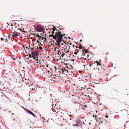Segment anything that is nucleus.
<instances>
[{
  "mask_svg": "<svg viewBox=\"0 0 129 129\" xmlns=\"http://www.w3.org/2000/svg\"><path fill=\"white\" fill-rule=\"evenodd\" d=\"M105 117H106L108 118V116H107V115H106V116H105Z\"/></svg>",
  "mask_w": 129,
  "mask_h": 129,
  "instance_id": "30",
  "label": "nucleus"
},
{
  "mask_svg": "<svg viewBox=\"0 0 129 129\" xmlns=\"http://www.w3.org/2000/svg\"><path fill=\"white\" fill-rule=\"evenodd\" d=\"M82 41V40H80V42H81Z\"/></svg>",
  "mask_w": 129,
  "mask_h": 129,
  "instance_id": "33",
  "label": "nucleus"
},
{
  "mask_svg": "<svg viewBox=\"0 0 129 129\" xmlns=\"http://www.w3.org/2000/svg\"><path fill=\"white\" fill-rule=\"evenodd\" d=\"M3 26H2V28H3Z\"/></svg>",
  "mask_w": 129,
  "mask_h": 129,
  "instance_id": "60",
  "label": "nucleus"
},
{
  "mask_svg": "<svg viewBox=\"0 0 129 129\" xmlns=\"http://www.w3.org/2000/svg\"><path fill=\"white\" fill-rule=\"evenodd\" d=\"M95 116V117H97V116Z\"/></svg>",
  "mask_w": 129,
  "mask_h": 129,
  "instance_id": "62",
  "label": "nucleus"
},
{
  "mask_svg": "<svg viewBox=\"0 0 129 129\" xmlns=\"http://www.w3.org/2000/svg\"><path fill=\"white\" fill-rule=\"evenodd\" d=\"M94 118L95 119V120H96V117H95Z\"/></svg>",
  "mask_w": 129,
  "mask_h": 129,
  "instance_id": "38",
  "label": "nucleus"
},
{
  "mask_svg": "<svg viewBox=\"0 0 129 129\" xmlns=\"http://www.w3.org/2000/svg\"><path fill=\"white\" fill-rule=\"evenodd\" d=\"M60 30H61V28H60Z\"/></svg>",
  "mask_w": 129,
  "mask_h": 129,
  "instance_id": "57",
  "label": "nucleus"
},
{
  "mask_svg": "<svg viewBox=\"0 0 129 129\" xmlns=\"http://www.w3.org/2000/svg\"><path fill=\"white\" fill-rule=\"evenodd\" d=\"M94 117V115H93V117Z\"/></svg>",
  "mask_w": 129,
  "mask_h": 129,
  "instance_id": "54",
  "label": "nucleus"
},
{
  "mask_svg": "<svg viewBox=\"0 0 129 129\" xmlns=\"http://www.w3.org/2000/svg\"><path fill=\"white\" fill-rule=\"evenodd\" d=\"M71 115H69V116H70V117H71Z\"/></svg>",
  "mask_w": 129,
  "mask_h": 129,
  "instance_id": "41",
  "label": "nucleus"
},
{
  "mask_svg": "<svg viewBox=\"0 0 129 129\" xmlns=\"http://www.w3.org/2000/svg\"><path fill=\"white\" fill-rule=\"evenodd\" d=\"M3 26H2V28H3Z\"/></svg>",
  "mask_w": 129,
  "mask_h": 129,
  "instance_id": "59",
  "label": "nucleus"
},
{
  "mask_svg": "<svg viewBox=\"0 0 129 129\" xmlns=\"http://www.w3.org/2000/svg\"><path fill=\"white\" fill-rule=\"evenodd\" d=\"M77 59H78V60H79V58L78 57V56H77Z\"/></svg>",
  "mask_w": 129,
  "mask_h": 129,
  "instance_id": "31",
  "label": "nucleus"
},
{
  "mask_svg": "<svg viewBox=\"0 0 129 129\" xmlns=\"http://www.w3.org/2000/svg\"><path fill=\"white\" fill-rule=\"evenodd\" d=\"M17 104H19V103H17Z\"/></svg>",
  "mask_w": 129,
  "mask_h": 129,
  "instance_id": "53",
  "label": "nucleus"
},
{
  "mask_svg": "<svg viewBox=\"0 0 129 129\" xmlns=\"http://www.w3.org/2000/svg\"><path fill=\"white\" fill-rule=\"evenodd\" d=\"M65 71H67V72H68L69 71L68 70H67V69H65Z\"/></svg>",
  "mask_w": 129,
  "mask_h": 129,
  "instance_id": "29",
  "label": "nucleus"
},
{
  "mask_svg": "<svg viewBox=\"0 0 129 129\" xmlns=\"http://www.w3.org/2000/svg\"><path fill=\"white\" fill-rule=\"evenodd\" d=\"M82 46L81 45H80V47H79V48L80 49H82Z\"/></svg>",
  "mask_w": 129,
  "mask_h": 129,
  "instance_id": "14",
  "label": "nucleus"
},
{
  "mask_svg": "<svg viewBox=\"0 0 129 129\" xmlns=\"http://www.w3.org/2000/svg\"><path fill=\"white\" fill-rule=\"evenodd\" d=\"M78 99H79V97H78Z\"/></svg>",
  "mask_w": 129,
  "mask_h": 129,
  "instance_id": "56",
  "label": "nucleus"
},
{
  "mask_svg": "<svg viewBox=\"0 0 129 129\" xmlns=\"http://www.w3.org/2000/svg\"><path fill=\"white\" fill-rule=\"evenodd\" d=\"M84 59V60H86V58H85Z\"/></svg>",
  "mask_w": 129,
  "mask_h": 129,
  "instance_id": "40",
  "label": "nucleus"
},
{
  "mask_svg": "<svg viewBox=\"0 0 129 129\" xmlns=\"http://www.w3.org/2000/svg\"><path fill=\"white\" fill-rule=\"evenodd\" d=\"M20 31H21V29H20Z\"/></svg>",
  "mask_w": 129,
  "mask_h": 129,
  "instance_id": "44",
  "label": "nucleus"
},
{
  "mask_svg": "<svg viewBox=\"0 0 129 129\" xmlns=\"http://www.w3.org/2000/svg\"><path fill=\"white\" fill-rule=\"evenodd\" d=\"M99 61H100V62L101 61V60L99 59Z\"/></svg>",
  "mask_w": 129,
  "mask_h": 129,
  "instance_id": "46",
  "label": "nucleus"
},
{
  "mask_svg": "<svg viewBox=\"0 0 129 129\" xmlns=\"http://www.w3.org/2000/svg\"><path fill=\"white\" fill-rule=\"evenodd\" d=\"M27 111L29 114H31L34 117H35V115L32 112L28 109H27Z\"/></svg>",
  "mask_w": 129,
  "mask_h": 129,
  "instance_id": "5",
  "label": "nucleus"
},
{
  "mask_svg": "<svg viewBox=\"0 0 129 129\" xmlns=\"http://www.w3.org/2000/svg\"><path fill=\"white\" fill-rule=\"evenodd\" d=\"M65 38L67 39L68 38L67 37Z\"/></svg>",
  "mask_w": 129,
  "mask_h": 129,
  "instance_id": "47",
  "label": "nucleus"
},
{
  "mask_svg": "<svg viewBox=\"0 0 129 129\" xmlns=\"http://www.w3.org/2000/svg\"><path fill=\"white\" fill-rule=\"evenodd\" d=\"M75 125L77 126H78V125L77 124H75Z\"/></svg>",
  "mask_w": 129,
  "mask_h": 129,
  "instance_id": "32",
  "label": "nucleus"
},
{
  "mask_svg": "<svg viewBox=\"0 0 129 129\" xmlns=\"http://www.w3.org/2000/svg\"><path fill=\"white\" fill-rule=\"evenodd\" d=\"M61 70H62V72L63 73V72H64V69H61Z\"/></svg>",
  "mask_w": 129,
  "mask_h": 129,
  "instance_id": "24",
  "label": "nucleus"
},
{
  "mask_svg": "<svg viewBox=\"0 0 129 129\" xmlns=\"http://www.w3.org/2000/svg\"><path fill=\"white\" fill-rule=\"evenodd\" d=\"M95 62H96L97 63V66H101V64L100 63H98V61H97L96 62L95 61L94 63Z\"/></svg>",
  "mask_w": 129,
  "mask_h": 129,
  "instance_id": "9",
  "label": "nucleus"
},
{
  "mask_svg": "<svg viewBox=\"0 0 129 129\" xmlns=\"http://www.w3.org/2000/svg\"><path fill=\"white\" fill-rule=\"evenodd\" d=\"M7 42V40L6 41V42Z\"/></svg>",
  "mask_w": 129,
  "mask_h": 129,
  "instance_id": "63",
  "label": "nucleus"
},
{
  "mask_svg": "<svg viewBox=\"0 0 129 129\" xmlns=\"http://www.w3.org/2000/svg\"><path fill=\"white\" fill-rule=\"evenodd\" d=\"M62 49H64V50H65L64 48L63 47H62Z\"/></svg>",
  "mask_w": 129,
  "mask_h": 129,
  "instance_id": "35",
  "label": "nucleus"
},
{
  "mask_svg": "<svg viewBox=\"0 0 129 129\" xmlns=\"http://www.w3.org/2000/svg\"><path fill=\"white\" fill-rule=\"evenodd\" d=\"M85 53H87V51H88V50H87V49H86L85 50Z\"/></svg>",
  "mask_w": 129,
  "mask_h": 129,
  "instance_id": "18",
  "label": "nucleus"
},
{
  "mask_svg": "<svg viewBox=\"0 0 129 129\" xmlns=\"http://www.w3.org/2000/svg\"><path fill=\"white\" fill-rule=\"evenodd\" d=\"M55 36L53 37V39L55 40L56 42H61L63 40V35L60 32L58 33L56 32Z\"/></svg>",
  "mask_w": 129,
  "mask_h": 129,
  "instance_id": "1",
  "label": "nucleus"
},
{
  "mask_svg": "<svg viewBox=\"0 0 129 129\" xmlns=\"http://www.w3.org/2000/svg\"><path fill=\"white\" fill-rule=\"evenodd\" d=\"M1 39L2 40H3V41L4 40L3 38H1Z\"/></svg>",
  "mask_w": 129,
  "mask_h": 129,
  "instance_id": "25",
  "label": "nucleus"
},
{
  "mask_svg": "<svg viewBox=\"0 0 129 129\" xmlns=\"http://www.w3.org/2000/svg\"><path fill=\"white\" fill-rule=\"evenodd\" d=\"M58 42V43H57V45L58 46H59L60 45V43H59L60 42Z\"/></svg>",
  "mask_w": 129,
  "mask_h": 129,
  "instance_id": "19",
  "label": "nucleus"
},
{
  "mask_svg": "<svg viewBox=\"0 0 129 129\" xmlns=\"http://www.w3.org/2000/svg\"><path fill=\"white\" fill-rule=\"evenodd\" d=\"M7 24H8V25H9V24H8V23H7Z\"/></svg>",
  "mask_w": 129,
  "mask_h": 129,
  "instance_id": "45",
  "label": "nucleus"
},
{
  "mask_svg": "<svg viewBox=\"0 0 129 129\" xmlns=\"http://www.w3.org/2000/svg\"><path fill=\"white\" fill-rule=\"evenodd\" d=\"M49 37H53L52 35H49Z\"/></svg>",
  "mask_w": 129,
  "mask_h": 129,
  "instance_id": "22",
  "label": "nucleus"
},
{
  "mask_svg": "<svg viewBox=\"0 0 129 129\" xmlns=\"http://www.w3.org/2000/svg\"><path fill=\"white\" fill-rule=\"evenodd\" d=\"M76 102H75V104H76Z\"/></svg>",
  "mask_w": 129,
  "mask_h": 129,
  "instance_id": "50",
  "label": "nucleus"
},
{
  "mask_svg": "<svg viewBox=\"0 0 129 129\" xmlns=\"http://www.w3.org/2000/svg\"><path fill=\"white\" fill-rule=\"evenodd\" d=\"M3 26H2V28H3Z\"/></svg>",
  "mask_w": 129,
  "mask_h": 129,
  "instance_id": "58",
  "label": "nucleus"
},
{
  "mask_svg": "<svg viewBox=\"0 0 129 129\" xmlns=\"http://www.w3.org/2000/svg\"><path fill=\"white\" fill-rule=\"evenodd\" d=\"M82 56H84V55H82Z\"/></svg>",
  "mask_w": 129,
  "mask_h": 129,
  "instance_id": "51",
  "label": "nucleus"
},
{
  "mask_svg": "<svg viewBox=\"0 0 129 129\" xmlns=\"http://www.w3.org/2000/svg\"><path fill=\"white\" fill-rule=\"evenodd\" d=\"M56 76V75H53V76H54V77L55 78V77H55V76Z\"/></svg>",
  "mask_w": 129,
  "mask_h": 129,
  "instance_id": "37",
  "label": "nucleus"
},
{
  "mask_svg": "<svg viewBox=\"0 0 129 129\" xmlns=\"http://www.w3.org/2000/svg\"><path fill=\"white\" fill-rule=\"evenodd\" d=\"M36 47H37V49L38 50H39V49L40 50H41L42 49V47H38V46H36Z\"/></svg>",
  "mask_w": 129,
  "mask_h": 129,
  "instance_id": "7",
  "label": "nucleus"
},
{
  "mask_svg": "<svg viewBox=\"0 0 129 129\" xmlns=\"http://www.w3.org/2000/svg\"><path fill=\"white\" fill-rule=\"evenodd\" d=\"M56 47H55V48H54V51H56Z\"/></svg>",
  "mask_w": 129,
  "mask_h": 129,
  "instance_id": "20",
  "label": "nucleus"
},
{
  "mask_svg": "<svg viewBox=\"0 0 129 129\" xmlns=\"http://www.w3.org/2000/svg\"><path fill=\"white\" fill-rule=\"evenodd\" d=\"M89 55H87V57H89Z\"/></svg>",
  "mask_w": 129,
  "mask_h": 129,
  "instance_id": "34",
  "label": "nucleus"
},
{
  "mask_svg": "<svg viewBox=\"0 0 129 129\" xmlns=\"http://www.w3.org/2000/svg\"><path fill=\"white\" fill-rule=\"evenodd\" d=\"M96 113H97V112H98L97 111H96Z\"/></svg>",
  "mask_w": 129,
  "mask_h": 129,
  "instance_id": "48",
  "label": "nucleus"
},
{
  "mask_svg": "<svg viewBox=\"0 0 129 129\" xmlns=\"http://www.w3.org/2000/svg\"><path fill=\"white\" fill-rule=\"evenodd\" d=\"M48 65L47 64V66H46V67H48Z\"/></svg>",
  "mask_w": 129,
  "mask_h": 129,
  "instance_id": "42",
  "label": "nucleus"
},
{
  "mask_svg": "<svg viewBox=\"0 0 129 129\" xmlns=\"http://www.w3.org/2000/svg\"><path fill=\"white\" fill-rule=\"evenodd\" d=\"M36 37H38L39 38H41V36H40L39 35H37V36H36Z\"/></svg>",
  "mask_w": 129,
  "mask_h": 129,
  "instance_id": "13",
  "label": "nucleus"
},
{
  "mask_svg": "<svg viewBox=\"0 0 129 129\" xmlns=\"http://www.w3.org/2000/svg\"><path fill=\"white\" fill-rule=\"evenodd\" d=\"M37 42L38 43H40V42H39V41H38V40H37Z\"/></svg>",
  "mask_w": 129,
  "mask_h": 129,
  "instance_id": "27",
  "label": "nucleus"
},
{
  "mask_svg": "<svg viewBox=\"0 0 129 129\" xmlns=\"http://www.w3.org/2000/svg\"><path fill=\"white\" fill-rule=\"evenodd\" d=\"M81 109H83V110H85V109L84 108H83V107H82V108H81Z\"/></svg>",
  "mask_w": 129,
  "mask_h": 129,
  "instance_id": "23",
  "label": "nucleus"
},
{
  "mask_svg": "<svg viewBox=\"0 0 129 129\" xmlns=\"http://www.w3.org/2000/svg\"><path fill=\"white\" fill-rule=\"evenodd\" d=\"M54 30H52L51 32V33H52V35H53V36H55L53 35L54 33Z\"/></svg>",
  "mask_w": 129,
  "mask_h": 129,
  "instance_id": "12",
  "label": "nucleus"
},
{
  "mask_svg": "<svg viewBox=\"0 0 129 129\" xmlns=\"http://www.w3.org/2000/svg\"><path fill=\"white\" fill-rule=\"evenodd\" d=\"M69 69V68L68 67H65L64 68V69Z\"/></svg>",
  "mask_w": 129,
  "mask_h": 129,
  "instance_id": "16",
  "label": "nucleus"
},
{
  "mask_svg": "<svg viewBox=\"0 0 129 129\" xmlns=\"http://www.w3.org/2000/svg\"><path fill=\"white\" fill-rule=\"evenodd\" d=\"M78 53V52H75L74 53V54H75L76 55H77V54Z\"/></svg>",
  "mask_w": 129,
  "mask_h": 129,
  "instance_id": "26",
  "label": "nucleus"
},
{
  "mask_svg": "<svg viewBox=\"0 0 129 129\" xmlns=\"http://www.w3.org/2000/svg\"><path fill=\"white\" fill-rule=\"evenodd\" d=\"M69 39H70V37H69Z\"/></svg>",
  "mask_w": 129,
  "mask_h": 129,
  "instance_id": "52",
  "label": "nucleus"
},
{
  "mask_svg": "<svg viewBox=\"0 0 129 129\" xmlns=\"http://www.w3.org/2000/svg\"><path fill=\"white\" fill-rule=\"evenodd\" d=\"M56 29V28L55 27H53V30L55 31V30Z\"/></svg>",
  "mask_w": 129,
  "mask_h": 129,
  "instance_id": "17",
  "label": "nucleus"
},
{
  "mask_svg": "<svg viewBox=\"0 0 129 129\" xmlns=\"http://www.w3.org/2000/svg\"><path fill=\"white\" fill-rule=\"evenodd\" d=\"M11 36H12V38H13L15 36H14V34L12 35V34H10L8 35V38L9 39H10V38Z\"/></svg>",
  "mask_w": 129,
  "mask_h": 129,
  "instance_id": "6",
  "label": "nucleus"
},
{
  "mask_svg": "<svg viewBox=\"0 0 129 129\" xmlns=\"http://www.w3.org/2000/svg\"><path fill=\"white\" fill-rule=\"evenodd\" d=\"M70 120H71V118H70Z\"/></svg>",
  "mask_w": 129,
  "mask_h": 129,
  "instance_id": "61",
  "label": "nucleus"
},
{
  "mask_svg": "<svg viewBox=\"0 0 129 129\" xmlns=\"http://www.w3.org/2000/svg\"><path fill=\"white\" fill-rule=\"evenodd\" d=\"M35 28L36 30L39 32H42L44 30L43 27L39 26V25L36 26L35 27Z\"/></svg>",
  "mask_w": 129,
  "mask_h": 129,
  "instance_id": "3",
  "label": "nucleus"
},
{
  "mask_svg": "<svg viewBox=\"0 0 129 129\" xmlns=\"http://www.w3.org/2000/svg\"><path fill=\"white\" fill-rule=\"evenodd\" d=\"M85 53H85H85L84 52V55H85Z\"/></svg>",
  "mask_w": 129,
  "mask_h": 129,
  "instance_id": "43",
  "label": "nucleus"
},
{
  "mask_svg": "<svg viewBox=\"0 0 129 129\" xmlns=\"http://www.w3.org/2000/svg\"><path fill=\"white\" fill-rule=\"evenodd\" d=\"M89 124L90 125L91 124V123L90 122H89Z\"/></svg>",
  "mask_w": 129,
  "mask_h": 129,
  "instance_id": "39",
  "label": "nucleus"
},
{
  "mask_svg": "<svg viewBox=\"0 0 129 129\" xmlns=\"http://www.w3.org/2000/svg\"><path fill=\"white\" fill-rule=\"evenodd\" d=\"M39 53L37 51H33L31 53V54H29L28 57L33 58L34 60L35 61H38Z\"/></svg>",
  "mask_w": 129,
  "mask_h": 129,
  "instance_id": "2",
  "label": "nucleus"
},
{
  "mask_svg": "<svg viewBox=\"0 0 129 129\" xmlns=\"http://www.w3.org/2000/svg\"><path fill=\"white\" fill-rule=\"evenodd\" d=\"M10 38L11 39V40H13L14 39L13 38H12V36H11H11L10 37Z\"/></svg>",
  "mask_w": 129,
  "mask_h": 129,
  "instance_id": "15",
  "label": "nucleus"
},
{
  "mask_svg": "<svg viewBox=\"0 0 129 129\" xmlns=\"http://www.w3.org/2000/svg\"><path fill=\"white\" fill-rule=\"evenodd\" d=\"M83 106H84L85 108L87 107V106L86 105H83Z\"/></svg>",
  "mask_w": 129,
  "mask_h": 129,
  "instance_id": "21",
  "label": "nucleus"
},
{
  "mask_svg": "<svg viewBox=\"0 0 129 129\" xmlns=\"http://www.w3.org/2000/svg\"><path fill=\"white\" fill-rule=\"evenodd\" d=\"M23 82V80L22 81L21 80H19V81H16V82L17 83L19 82L18 83V86H19V87H20L21 86H22V82Z\"/></svg>",
  "mask_w": 129,
  "mask_h": 129,
  "instance_id": "4",
  "label": "nucleus"
},
{
  "mask_svg": "<svg viewBox=\"0 0 129 129\" xmlns=\"http://www.w3.org/2000/svg\"><path fill=\"white\" fill-rule=\"evenodd\" d=\"M93 63H92V64H93ZM92 64H90L89 65V66L90 67H91V65H92Z\"/></svg>",
  "mask_w": 129,
  "mask_h": 129,
  "instance_id": "28",
  "label": "nucleus"
},
{
  "mask_svg": "<svg viewBox=\"0 0 129 129\" xmlns=\"http://www.w3.org/2000/svg\"><path fill=\"white\" fill-rule=\"evenodd\" d=\"M13 33L14 34V36H18V34L17 33Z\"/></svg>",
  "mask_w": 129,
  "mask_h": 129,
  "instance_id": "10",
  "label": "nucleus"
},
{
  "mask_svg": "<svg viewBox=\"0 0 129 129\" xmlns=\"http://www.w3.org/2000/svg\"><path fill=\"white\" fill-rule=\"evenodd\" d=\"M60 44H61V45H63V43H61Z\"/></svg>",
  "mask_w": 129,
  "mask_h": 129,
  "instance_id": "36",
  "label": "nucleus"
},
{
  "mask_svg": "<svg viewBox=\"0 0 129 129\" xmlns=\"http://www.w3.org/2000/svg\"><path fill=\"white\" fill-rule=\"evenodd\" d=\"M28 50L29 51H31L33 50V48H28Z\"/></svg>",
  "mask_w": 129,
  "mask_h": 129,
  "instance_id": "11",
  "label": "nucleus"
},
{
  "mask_svg": "<svg viewBox=\"0 0 129 129\" xmlns=\"http://www.w3.org/2000/svg\"><path fill=\"white\" fill-rule=\"evenodd\" d=\"M78 99H79V97H78Z\"/></svg>",
  "mask_w": 129,
  "mask_h": 129,
  "instance_id": "55",
  "label": "nucleus"
},
{
  "mask_svg": "<svg viewBox=\"0 0 129 129\" xmlns=\"http://www.w3.org/2000/svg\"><path fill=\"white\" fill-rule=\"evenodd\" d=\"M80 121V119L79 118H78L76 120V123H79Z\"/></svg>",
  "mask_w": 129,
  "mask_h": 129,
  "instance_id": "8",
  "label": "nucleus"
},
{
  "mask_svg": "<svg viewBox=\"0 0 129 129\" xmlns=\"http://www.w3.org/2000/svg\"><path fill=\"white\" fill-rule=\"evenodd\" d=\"M26 48L27 49V48H28V47H26Z\"/></svg>",
  "mask_w": 129,
  "mask_h": 129,
  "instance_id": "49",
  "label": "nucleus"
},
{
  "mask_svg": "<svg viewBox=\"0 0 129 129\" xmlns=\"http://www.w3.org/2000/svg\"><path fill=\"white\" fill-rule=\"evenodd\" d=\"M23 69H24V67H23Z\"/></svg>",
  "mask_w": 129,
  "mask_h": 129,
  "instance_id": "64",
  "label": "nucleus"
}]
</instances>
